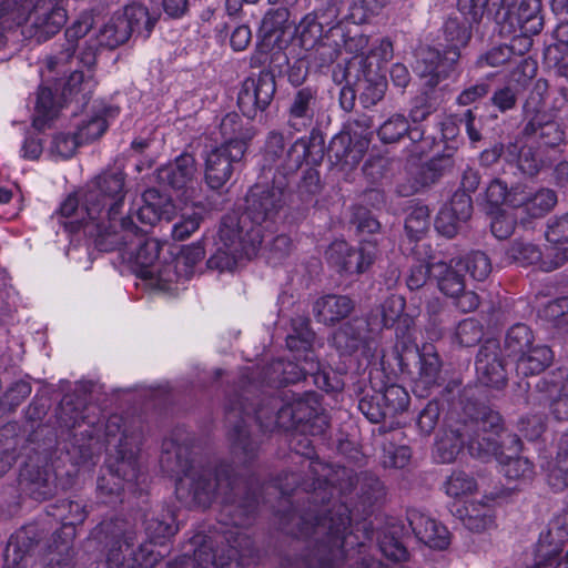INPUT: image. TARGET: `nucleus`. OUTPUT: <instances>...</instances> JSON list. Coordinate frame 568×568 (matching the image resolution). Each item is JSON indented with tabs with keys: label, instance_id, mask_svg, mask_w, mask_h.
<instances>
[{
	"label": "nucleus",
	"instance_id": "nucleus-1",
	"mask_svg": "<svg viewBox=\"0 0 568 568\" xmlns=\"http://www.w3.org/2000/svg\"><path fill=\"white\" fill-rule=\"evenodd\" d=\"M305 483H312L308 470L307 478L304 479L291 471L278 476L276 488L283 496L301 489L305 494L302 500L308 504L301 513L284 514L281 517V527L294 537L312 539L313 549L306 556L308 568H333L345 559L348 550L364 547L373 538V527L371 523L362 521L348 531L352 526L348 507L342 503L334 504L327 514L323 513L318 503L312 498L313 488L306 489Z\"/></svg>",
	"mask_w": 568,
	"mask_h": 568
},
{
	"label": "nucleus",
	"instance_id": "nucleus-2",
	"mask_svg": "<svg viewBox=\"0 0 568 568\" xmlns=\"http://www.w3.org/2000/svg\"><path fill=\"white\" fill-rule=\"evenodd\" d=\"M258 385L251 377L250 368L241 373L239 383L227 389L224 402L227 437L236 455H242L244 462L252 460L257 453L258 445L252 439L247 423L254 413L255 420L261 428L267 432L275 429L292 430L306 425L317 418L316 409L308 400L295 394L282 396H264L255 406L245 404L255 396Z\"/></svg>",
	"mask_w": 568,
	"mask_h": 568
},
{
	"label": "nucleus",
	"instance_id": "nucleus-3",
	"mask_svg": "<svg viewBox=\"0 0 568 568\" xmlns=\"http://www.w3.org/2000/svg\"><path fill=\"white\" fill-rule=\"evenodd\" d=\"M178 498L189 507H210L222 504V515L232 526H250L257 514L258 497L255 488L239 478L231 465H202L199 463L178 480Z\"/></svg>",
	"mask_w": 568,
	"mask_h": 568
},
{
	"label": "nucleus",
	"instance_id": "nucleus-4",
	"mask_svg": "<svg viewBox=\"0 0 568 568\" xmlns=\"http://www.w3.org/2000/svg\"><path fill=\"white\" fill-rule=\"evenodd\" d=\"M499 413L475 402H466L449 432L437 443L442 463H453L464 447L473 457L486 460L497 454L498 443L491 437L501 429Z\"/></svg>",
	"mask_w": 568,
	"mask_h": 568
},
{
	"label": "nucleus",
	"instance_id": "nucleus-5",
	"mask_svg": "<svg viewBox=\"0 0 568 568\" xmlns=\"http://www.w3.org/2000/svg\"><path fill=\"white\" fill-rule=\"evenodd\" d=\"M275 215H223L219 242L207 260L212 270L232 271L242 258L256 256L262 243L277 231Z\"/></svg>",
	"mask_w": 568,
	"mask_h": 568
},
{
	"label": "nucleus",
	"instance_id": "nucleus-6",
	"mask_svg": "<svg viewBox=\"0 0 568 568\" xmlns=\"http://www.w3.org/2000/svg\"><path fill=\"white\" fill-rule=\"evenodd\" d=\"M160 219L161 215H61L59 224L71 234L82 230L93 237L99 251L111 252L149 233Z\"/></svg>",
	"mask_w": 568,
	"mask_h": 568
},
{
	"label": "nucleus",
	"instance_id": "nucleus-7",
	"mask_svg": "<svg viewBox=\"0 0 568 568\" xmlns=\"http://www.w3.org/2000/svg\"><path fill=\"white\" fill-rule=\"evenodd\" d=\"M69 0H3L0 19L22 26V34L42 43L60 32L68 21Z\"/></svg>",
	"mask_w": 568,
	"mask_h": 568
},
{
	"label": "nucleus",
	"instance_id": "nucleus-8",
	"mask_svg": "<svg viewBox=\"0 0 568 568\" xmlns=\"http://www.w3.org/2000/svg\"><path fill=\"white\" fill-rule=\"evenodd\" d=\"M104 554L105 568H153L162 555L149 545L136 544V531L125 519L104 520L94 529Z\"/></svg>",
	"mask_w": 568,
	"mask_h": 568
},
{
	"label": "nucleus",
	"instance_id": "nucleus-9",
	"mask_svg": "<svg viewBox=\"0 0 568 568\" xmlns=\"http://www.w3.org/2000/svg\"><path fill=\"white\" fill-rule=\"evenodd\" d=\"M125 174L120 169L104 170L84 187L69 194L59 213H119L125 203Z\"/></svg>",
	"mask_w": 568,
	"mask_h": 568
},
{
	"label": "nucleus",
	"instance_id": "nucleus-10",
	"mask_svg": "<svg viewBox=\"0 0 568 568\" xmlns=\"http://www.w3.org/2000/svg\"><path fill=\"white\" fill-rule=\"evenodd\" d=\"M464 19L449 18L443 26L444 40L447 43L445 53L434 48L422 50L417 60L416 70L420 78L426 79L425 85L435 89L440 81L449 77L460 58V49L465 48L471 39L474 23L470 16L463 14Z\"/></svg>",
	"mask_w": 568,
	"mask_h": 568
},
{
	"label": "nucleus",
	"instance_id": "nucleus-11",
	"mask_svg": "<svg viewBox=\"0 0 568 568\" xmlns=\"http://www.w3.org/2000/svg\"><path fill=\"white\" fill-rule=\"evenodd\" d=\"M291 446L297 454L306 457V468L312 475V483H305V488H313V500L318 503V508L323 513L327 514L329 509H324V507L333 498V491L335 489L342 494L352 491L357 483L358 474L345 466H334L313 458L314 449L311 440L306 437H294Z\"/></svg>",
	"mask_w": 568,
	"mask_h": 568
},
{
	"label": "nucleus",
	"instance_id": "nucleus-12",
	"mask_svg": "<svg viewBox=\"0 0 568 568\" xmlns=\"http://www.w3.org/2000/svg\"><path fill=\"white\" fill-rule=\"evenodd\" d=\"M396 352L399 368L412 376L417 396L426 397L432 388L439 386L442 361L437 353L420 352L416 344L406 343L397 345Z\"/></svg>",
	"mask_w": 568,
	"mask_h": 568
},
{
	"label": "nucleus",
	"instance_id": "nucleus-13",
	"mask_svg": "<svg viewBox=\"0 0 568 568\" xmlns=\"http://www.w3.org/2000/svg\"><path fill=\"white\" fill-rule=\"evenodd\" d=\"M394 54L393 43L389 39H381L378 45L371 49L369 54L359 61L361 95L359 101L365 108L377 104L385 95L387 81L383 73L384 64Z\"/></svg>",
	"mask_w": 568,
	"mask_h": 568
},
{
	"label": "nucleus",
	"instance_id": "nucleus-14",
	"mask_svg": "<svg viewBox=\"0 0 568 568\" xmlns=\"http://www.w3.org/2000/svg\"><path fill=\"white\" fill-rule=\"evenodd\" d=\"M526 124L524 134L537 140L539 148L558 146L565 138V132L555 120V114L547 109L539 92H531L524 105ZM552 150L551 154L556 155Z\"/></svg>",
	"mask_w": 568,
	"mask_h": 568
},
{
	"label": "nucleus",
	"instance_id": "nucleus-15",
	"mask_svg": "<svg viewBox=\"0 0 568 568\" xmlns=\"http://www.w3.org/2000/svg\"><path fill=\"white\" fill-rule=\"evenodd\" d=\"M325 255L327 262L339 273L362 274L374 263L377 246L373 242H365L358 248H354L345 241H335L328 246Z\"/></svg>",
	"mask_w": 568,
	"mask_h": 568
},
{
	"label": "nucleus",
	"instance_id": "nucleus-16",
	"mask_svg": "<svg viewBox=\"0 0 568 568\" xmlns=\"http://www.w3.org/2000/svg\"><path fill=\"white\" fill-rule=\"evenodd\" d=\"M276 91L272 73L262 71L257 77H250L242 83L237 104L244 115L250 119L264 111L273 100Z\"/></svg>",
	"mask_w": 568,
	"mask_h": 568
},
{
	"label": "nucleus",
	"instance_id": "nucleus-17",
	"mask_svg": "<svg viewBox=\"0 0 568 568\" xmlns=\"http://www.w3.org/2000/svg\"><path fill=\"white\" fill-rule=\"evenodd\" d=\"M130 442L120 439L114 452L109 454L106 469L125 484L136 481L140 476L138 454L142 443V432L123 433Z\"/></svg>",
	"mask_w": 568,
	"mask_h": 568
},
{
	"label": "nucleus",
	"instance_id": "nucleus-18",
	"mask_svg": "<svg viewBox=\"0 0 568 568\" xmlns=\"http://www.w3.org/2000/svg\"><path fill=\"white\" fill-rule=\"evenodd\" d=\"M322 109V98L316 88H300L290 99L287 125L296 132L307 131L315 125Z\"/></svg>",
	"mask_w": 568,
	"mask_h": 568
},
{
	"label": "nucleus",
	"instance_id": "nucleus-19",
	"mask_svg": "<svg viewBox=\"0 0 568 568\" xmlns=\"http://www.w3.org/2000/svg\"><path fill=\"white\" fill-rule=\"evenodd\" d=\"M475 365L477 378L485 386L501 389L507 385L508 372L497 339L488 338L481 344Z\"/></svg>",
	"mask_w": 568,
	"mask_h": 568
},
{
	"label": "nucleus",
	"instance_id": "nucleus-20",
	"mask_svg": "<svg viewBox=\"0 0 568 568\" xmlns=\"http://www.w3.org/2000/svg\"><path fill=\"white\" fill-rule=\"evenodd\" d=\"M101 426L100 418H82L79 428L69 432L67 453L73 464H85L100 450Z\"/></svg>",
	"mask_w": 568,
	"mask_h": 568
},
{
	"label": "nucleus",
	"instance_id": "nucleus-21",
	"mask_svg": "<svg viewBox=\"0 0 568 568\" xmlns=\"http://www.w3.org/2000/svg\"><path fill=\"white\" fill-rule=\"evenodd\" d=\"M244 154L243 145L234 146V149L220 145L212 149L205 158L206 184L213 190L224 186L232 176L233 164L240 162Z\"/></svg>",
	"mask_w": 568,
	"mask_h": 568
},
{
	"label": "nucleus",
	"instance_id": "nucleus-22",
	"mask_svg": "<svg viewBox=\"0 0 568 568\" xmlns=\"http://www.w3.org/2000/svg\"><path fill=\"white\" fill-rule=\"evenodd\" d=\"M506 254L511 262L521 266L540 262V268L545 272H551L568 264V247H552L546 256L542 257L541 252L536 245L515 241L507 250Z\"/></svg>",
	"mask_w": 568,
	"mask_h": 568
},
{
	"label": "nucleus",
	"instance_id": "nucleus-23",
	"mask_svg": "<svg viewBox=\"0 0 568 568\" xmlns=\"http://www.w3.org/2000/svg\"><path fill=\"white\" fill-rule=\"evenodd\" d=\"M233 527L224 532L227 549L219 555L215 568H245L254 558V542L244 529L247 526Z\"/></svg>",
	"mask_w": 568,
	"mask_h": 568
},
{
	"label": "nucleus",
	"instance_id": "nucleus-24",
	"mask_svg": "<svg viewBox=\"0 0 568 568\" xmlns=\"http://www.w3.org/2000/svg\"><path fill=\"white\" fill-rule=\"evenodd\" d=\"M77 58L83 67L88 68V72L79 70L72 72L63 88L62 94L65 100L75 99L77 102H85L97 85L91 72V68L97 61L95 44L85 42V47L80 50Z\"/></svg>",
	"mask_w": 568,
	"mask_h": 568
},
{
	"label": "nucleus",
	"instance_id": "nucleus-25",
	"mask_svg": "<svg viewBox=\"0 0 568 568\" xmlns=\"http://www.w3.org/2000/svg\"><path fill=\"white\" fill-rule=\"evenodd\" d=\"M92 24V17L82 14L65 30V43L62 45L61 51L55 55L48 57L45 60L48 70L59 71L61 67L73 58L78 48L82 50V48L85 47V42L97 44L95 40H85L82 44L79 43L91 30ZM95 47L98 48V45Z\"/></svg>",
	"mask_w": 568,
	"mask_h": 568
},
{
	"label": "nucleus",
	"instance_id": "nucleus-26",
	"mask_svg": "<svg viewBox=\"0 0 568 568\" xmlns=\"http://www.w3.org/2000/svg\"><path fill=\"white\" fill-rule=\"evenodd\" d=\"M368 324L362 318H353L341 325L333 334L332 344L342 356H351L368 346Z\"/></svg>",
	"mask_w": 568,
	"mask_h": 568
},
{
	"label": "nucleus",
	"instance_id": "nucleus-27",
	"mask_svg": "<svg viewBox=\"0 0 568 568\" xmlns=\"http://www.w3.org/2000/svg\"><path fill=\"white\" fill-rule=\"evenodd\" d=\"M40 541L34 526H27L13 534L3 554V568H26L28 558Z\"/></svg>",
	"mask_w": 568,
	"mask_h": 568
},
{
	"label": "nucleus",
	"instance_id": "nucleus-28",
	"mask_svg": "<svg viewBox=\"0 0 568 568\" xmlns=\"http://www.w3.org/2000/svg\"><path fill=\"white\" fill-rule=\"evenodd\" d=\"M285 192L281 185L256 183L244 197L246 213H273L283 210Z\"/></svg>",
	"mask_w": 568,
	"mask_h": 568
},
{
	"label": "nucleus",
	"instance_id": "nucleus-29",
	"mask_svg": "<svg viewBox=\"0 0 568 568\" xmlns=\"http://www.w3.org/2000/svg\"><path fill=\"white\" fill-rule=\"evenodd\" d=\"M199 463L193 457L190 443H179L174 438L163 442L160 464L162 469L169 475L183 474V477H185L186 473Z\"/></svg>",
	"mask_w": 568,
	"mask_h": 568
},
{
	"label": "nucleus",
	"instance_id": "nucleus-30",
	"mask_svg": "<svg viewBox=\"0 0 568 568\" xmlns=\"http://www.w3.org/2000/svg\"><path fill=\"white\" fill-rule=\"evenodd\" d=\"M408 523L416 538L433 549L443 550L449 545L447 528L416 510L408 513Z\"/></svg>",
	"mask_w": 568,
	"mask_h": 568
},
{
	"label": "nucleus",
	"instance_id": "nucleus-31",
	"mask_svg": "<svg viewBox=\"0 0 568 568\" xmlns=\"http://www.w3.org/2000/svg\"><path fill=\"white\" fill-rule=\"evenodd\" d=\"M196 161L192 154L183 153L174 162L161 166L156 171L158 181L175 190H183L195 180Z\"/></svg>",
	"mask_w": 568,
	"mask_h": 568
},
{
	"label": "nucleus",
	"instance_id": "nucleus-32",
	"mask_svg": "<svg viewBox=\"0 0 568 568\" xmlns=\"http://www.w3.org/2000/svg\"><path fill=\"white\" fill-rule=\"evenodd\" d=\"M355 306V301L347 295L327 294L314 302L313 314L317 322L332 326L348 317Z\"/></svg>",
	"mask_w": 568,
	"mask_h": 568
},
{
	"label": "nucleus",
	"instance_id": "nucleus-33",
	"mask_svg": "<svg viewBox=\"0 0 568 568\" xmlns=\"http://www.w3.org/2000/svg\"><path fill=\"white\" fill-rule=\"evenodd\" d=\"M368 144V139L363 138L353 143L349 132L343 131L335 135L328 146V154L336 164L344 169H353L359 164Z\"/></svg>",
	"mask_w": 568,
	"mask_h": 568
},
{
	"label": "nucleus",
	"instance_id": "nucleus-34",
	"mask_svg": "<svg viewBox=\"0 0 568 568\" xmlns=\"http://www.w3.org/2000/svg\"><path fill=\"white\" fill-rule=\"evenodd\" d=\"M332 37L341 43L342 53L345 52L354 58L359 57L361 61L365 59L372 48L378 45V40L375 44L369 47L368 36L361 32L357 27L348 28L344 22H336L332 26Z\"/></svg>",
	"mask_w": 568,
	"mask_h": 568
},
{
	"label": "nucleus",
	"instance_id": "nucleus-35",
	"mask_svg": "<svg viewBox=\"0 0 568 568\" xmlns=\"http://www.w3.org/2000/svg\"><path fill=\"white\" fill-rule=\"evenodd\" d=\"M20 481L36 500H47L55 494L54 476L47 469L27 465L20 473Z\"/></svg>",
	"mask_w": 568,
	"mask_h": 568
},
{
	"label": "nucleus",
	"instance_id": "nucleus-36",
	"mask_svg": "<svg viewBox=\"0 0 568 568\" xmlns=\"http://www.w3.org/2000/svg\"><path fill=\"white\" fill-rule=\"evenodd\" d=\"M220 133L224 140L221 146L234 149V146L243 145V153H245L250 141L255 135V130L250 123L244 125L237 113L231 112L222 119Z\"/></svg>",
	"mask_w": 568,
	"mask_h": 568
},
{
	"label": "nucleus",
	"instance_id": "nucleus-37",
	"mask_svg": "<svg viewBox=\"0 0 568 568\" xmlns=\"http://www.w3.org/2000/svg\"><path fill=\"white\" fill-rule=\"evenodd\" d=\"M311 142L306 138H300L278 155L274 164H270L266 169H275L276 172L284 178L294 175L302 168L310 155Z\"/></svg>",
	"mask_w": 568,
	"mask_h": 568
},
{
	"label": "nucleus",
	"instance_id": "nucleus-38",
	"mask_svg": "<svg viewBox=\"0 0 568 568\" xmlns=\"http://www.w3.org/2000/svg\"><path fill=\"white\" fill-rule=\"evenodd\" d=\"M143 528L149 539V542L143 545H149L152 549H154L153 545H162L166 539L174 536L178 530L174 517L170 513H156L154 510H149L143 515Z\"/></svg>",
	"mask_w": 568,
	"mask_h": 568
},
{
	"label": "nucleus",
	"instance_id": "nucleus-39",
	"mask_svg": "<svg viewBox=\"0 0 568 568\" xmlns=\"http://www.w3.org/2000/svg\"><path fill=\"white\" fill-rule=\"evenodd\" d=\"M530 37H516L511 40L510 45L493 47L485 53L480 54L476 61L479 68H498L508 63L515 54H524L531 47Z\"/></svg>",
	"mask_w": 568,
	"mask_h": 568
},
{
	"label": "nucleus",
	"instance_id": "nucleus-40",
	"mask_svg": "<svg viewBox=\"0 0 568 568\" xmlns=\"http://www.w3.org/2000/svg\"><path fill=\"white\" fill-rule=\"evenodd\" d=\"M321 11L307 13L296 27V36L305 50H312L324 38V29L335 26L337 21H327Z\"/></svg>",
	"mask_w": 568,
	"mask_h": 568
},
{
	"label": "nucleus",
	"instance_id": "nucleus-41",
	"mask_svg": "<svg viewBox=\"0 0 568 568\" xmlns=\"http://www.w3.org/2000/svg\"><path fill=\"white\" fill-rule=\"evenodd\" d=\"M118 12L130 27L131 33L138 32L144 37L150 36L158 20L155 14H151L149 9L139 2H132Z\"/></svg>",
	"mask_w": 568,
	"mask_h": 568
},
{
	"label": "nucleus",
	"instance_id": "nucleus-42",
	"mask_svg": "<svg viewBox=\"0 0 568 568\" xmlns=\"http://www.w3.org/2000/svg\"><path fill=\"white\" fill-rule=\"evenodd\" d=\"M456 514L470 531L481 532L494 524L491 509L485 504L469 503L457 508Z\"/></svg>",
	"mask_w": 568,
	"mask_h": 568
},
{
	"label": "nucleus",
	"instance_id": "nucleus-43",
	"mask_svg": "<svg viewBox=\"0 0 568 568\" xmlns=\"http://www.w3.org/2000/svg\"><path fill=\"white\" fill-rule=\"evenodd\" d=\"M292 332L286 337V346L293 352H305L314 354L312 351L315 339V333L311 328V321L305 316H296L291 321Z\"/></svg>",
	"mask_w": 568,
	"mask_h": 568
},
{
	"label": "nucleus",
	"instance_id": "nucleus-44",
	"mask_svg": "<svg viewBox=\"0 0 568 568\" xmlns=\"http://www.w3.org/2000/svg\"><path fill=\"white\" fill-rule=\"evenodd\" d=\"M131 29L123 18L115 11L108 22L100 29L98 39L100 45L114 49L125 43L131 37Z\"/></svg>",
	"mask_w": 568,
	"mask_h": 568
},
{
	"label": "nucleus",
	"instance_id": "nucleus-45",
	"mask_svg": "<svg viewBox=\"0 0 568 568\" xmlns=\"http://www.w3.org/2000/svg\"><path fill=\"white\" fill-rule=\"evenodd\" d=\"M554 359L552 351L546 345H531L525 355L517 359V369L524 375L544 372Z\"/></svg>",
	"mask_w": 568,
	"mask_h": 568
},
{
	"label": "nucleus",
	"instance_id": "nucleus-46",
	"mask_svg": "<svg viewBox=\"0 0 568 568\" xmlns=\"http://www.w3.org/2000/svg\"><path fill=\"white\" fill-rule=\"evenodd\" d=\"M540 11V0H520L516 11V19L524 33L523 37L538 34L541 31L544 23Z\"/></svg>",
	"mask_w": 568,
	"mask_h": 568
},
{
	"label": "nucleus",
	"instance_id": "nucleus-47",
	"mask_svg": "<svg viewBox=\"0 0 568 568\" xmlns=\"http://www.w3.org/2000/svg\"><path fill=\"white\" fill-rule=\"evenodd\" d=\"M355 488L358 489V497L364 513H367L385 496V487L383 483L376 475L369 471H362L358 474Z\"/></svg>",
	"mask_w": 568,
	"mask_h": 568
},
{
	"label": "nucleus",
	"instance_id": "nucleus-48",
	"mask_svg": "<svg viewBox=\"0 0 568 568\" xmlns=\"http://www.w3.org/2000/svg\"><path fill=\"white\" fill-rule=\"evenodd\" d=\"M534 341L535 336L531 328L524 323H517L508 328L504 341V347L508 356H513L518 359L529 351Z\"/></svg>",
	"mask_w": 568,
	"mask_h": 568
},
{
	"label": "nucleus",
	"instance_id": "nucleus-49",
	"mask_svg": "<svg viewBox=\"0 0 568 568\" xmlns=\"http://www.w3.org/2000/svg\"><path fill=\"white\" fill-rule=\"evenodd\" d=\"M312 355L313 354H305L302 365L291 361L274 362L271 365V371L276 374V377H272V382L280 386H285L305 379L308 374L307 369H305V367H308L306 359L310 361Z\"/></svg>",
	"mask_w": 568,
	"mask_h": 568
},
{
	"label": "nucleus",
	"instance_id": "nucleus-50",
	"mask_svg": "<svg viewBox=\"0 0 568 568\" xmlns=\"http://www.w3.org/2000/svg\"><path fill=\"white\" fill-rule=\"evenodd\" d=\"M436 266L442 268L437 281L440 292L450 298L463 293L466 286L465 277L462 267L456 266V258H453L449 264L440 262Z\"/></svg>",
	"mask_w": 568,
	"mask_h": 568
},
{
	"label": "nucleus",
	"instance_id": "nucleus-51",
	"mask_svg": "<svg viewBox=\"0 0 568 568\" xmlns=\"http://www.w3.org/2000/svg\"><path fill=\"white\" fill-rule=\"evenodd\" d=\"M555 160L556 156L548 154L542 148L524 146L519 151L518 168L524 174L535 176Z\"/></svg>",
	"mask_w": 568,
	"mask_h": 568
},
{
	"label": "nucleus",
	"instance_id": "nucleus-52",
	"mask_svg": "<svg viewBox=\"0 0 568 568\" xmlns=\"http://www.w3.org/2000/svg\"><path fill=\"white\" fill-rule=\"evenodd\" d=\"M55 417L58 425L61 428L68 429V432L79 428L80 423H82V418H98L97 416L90 417L89 415H84V410L81 409V407L75 404L72 396H64L62 398V400L60 402L59 406L55 409Z\"/></svg>",
	"mask_w": 568,
	"mask_h": 568
},
{
	"label": "nucleus",
	"instance_id": "nucleus-53",
	"mask_svg": "<svg viewBox=\"0 0 568 568\" xmlns=\"http://www.w3.org/2000/svg\"><path fill=\"white\" fill-rule=\"evenodd\" d=\"M415 130H409L408 120L405 118V115L393 114L381 124L377 133L382 142L395 143L406 134H409L410 139L415 140Z\"/></svg>",
	"mask_w": 568,
	"mask_h": 568
},
{
	"label": "nucleus",
	"instance_id": "nucleus-54",
	"mask_svg": "<svg viewBox=\"0 0 568 568\" xmlns=\"http://www.w3.org/2000/svg\"><path fill=\"white\" fill-rule=\"evenodd\" d=\"M171 200L168 195L162 194L156 189L146 190L140 197V203L132 204L128 209V213H170L171 212Z\"/></svg>",
	"mask_w": 568,
	"mask_h": 568
},
{
	"label": "nucleus",
	"instance_id": "nucleus-55",
	"mask_svg": "<svg viewBox=\"0 0 568 568\" xmlns=\"http://www.w3.org/2000/svg\"><path fill=\"white\" fill-rule=\"evenodd\" d=\"M499 455L500 463L503 465V471L509 479H530L534 474V465L528 458L519 456H504V452L500 450L498 445L497 454Z\"/></svg>",
	"mask_w": 568,
	"mask_h": 568
},
{
	"label": "nucleus",
	"instance_id": "nucleus-56",
	"mask_svg": "<svg viewBox=\"0 0 568 568\" xmlns=\"http://www.w3.org/2000/svg\"><path fill=\"white\" fill-rule=\"evenodd\" d=\"M161 244L155 239H145L140 244L134 254L135 265L139 267V274L144 278V273L159 264Z\"/></svg>",
	"mask_w": 568,
	"mask_h": 568
},
{
	"label": "nucleus",
	"instance_id": "nucleus-57",
	"mask_svg": "<svg viewBox=\"0 0 568 568\" xmlns=\"http://www.w3.org/2000/svg\"><path fill=\"white\" fill-rule=\"evenodd\" d=\"M449 165V159H432L423 164L416 173V182L412 186V192L429 186L436 183L443 175L444 170Z\"/></svg>",
	"mask_w": 568,
	"mask_h": 568
},
{
	"label": "nucleus",
	"instance_id": "nucleus-58",
	"mask_svg": "<svg viewBox=\"0 0 568 568\" xmlns=\"http://www.w3.org/2000/svg\"><path fill=\"white\" fill-rule=\"evenodd\" d=\"M219 556L214 551V542L212 538L203 539L199 547L194 550L193 557L187 560H181L178 567L189 568H215Z\"/></svg>",
	"mask_w": 568,
	"mask_h": 568
},
{
	"label": "nucleus",
	"instance_id": "nucleus-59",
	"mask_svg": "<svg viewBox=\"0 0 568 568\" xmlns=\"http://www.w3.org/2000/svg\"><path fill=\"white\" fill-rule=\"evenodd\" d=\"M456 266L469 272L476 281L486 280L491 272L490 258L481 251L471 252L465 258L456 260Z\"/></svg>",
	"mask_w": 568,
	"mask_h": 568
},
{
	"label": "nucleus",
	"instance_id": "nucleus-60",
	"mask_svg": "<svg viewBox=\"0 0 568 568\" xmlns=\"http://www.w3.org/2000/svg\"><path fill=\"white\" fill-rule=\"evenodd\" d=\"M125 483L110 473L108 469L102 473L97 483L98 497L103 504L115 503L124 490Z\"/></svg>",
	"mask_w": 568,
	"mask_h": 568
},
{
	"label": "nucleus",
	"instance_id": "nucleus-61",
	"mask_svg": "<svg viewBox=\"0 0 568 568\" xmlns=\"http://www.w3.org/2000/svg\"><path fill=\"white\" fill-rule=\"evenodd\" d=\"M382 393L384 409L389 417L403 413L409 404V395L406 389L397 384L388 385Z\"/></svg>",
	"mask_w": 568,
	"mask_h": 568
},
{
	"label": "nucleus",
	"instance_id": "nucleus-62",
	"mask_svg": "<svg viewBox=\"0 0 568 568\" xmlns=\"http://www.w3.org/2000/svg\"><path fill=\"white\" fill-rule=\"evenodd\" d=\"M454 337L460 346L473 347L483 339L484 326L475 318H465L458 323Z\"/></svg>",
	"mask_w": 568,
	"mask_h": 568
},
{
	"label": "nucleus",
	"instance_id": "nucleus-63",
	"mask_svg": "<svg viewBox=\"0 0 568 568\" xmlns=\"http://www.w3.org/2000/svg\"><path fill=\"white\" fill-rule=\"evenodd\" d=\"M314 50V59L318 62L320 67H328L342 55L341 43L332 37V27H329Z\"/></svg>",
	"mask_w": 568,
	"mask_h": 568
},
{
	"label": "nucleus",
	"instance_id": "nucleus-64",
	"mask_svg": "<svg viewBox=\"0 0 568 568\" xmlns=\"http://www.w3.org/2000/svg\"><path fill=\"white\" fill-rule=\"evenodd\" d=\"M384 406L382 393L377 390H373L372 394L365 393L358 402V409L369 422L375 424L389 417Z\"/></svg>",
	"mask_w": 568,
	"mask_h": 568
}]
</instances>
